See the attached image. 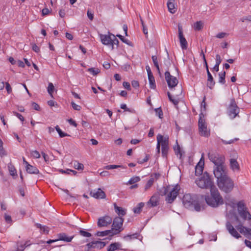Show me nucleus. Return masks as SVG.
<instances>
[{
  "mask_svg": "<svg viewBox=\"0 0 251 251\" xmlns=\"http://www.w3.org/2000/svg\"><path fill=\"white\" fill-rule=\"evenodd\" d=\"M199 198L197 195H191L186 194L182 199V202L184 206L188 209H194L196 211L201 210V205L199 201Z\"/></svg>",
  "mask_w": 251,
  "mask_h": 251,
  "instance_id": "1",
  "label": "nucleus"
},
{
  "mask_svg": "<svg viewBox=\"0 0 251 251\" xmlns=\"http://www.w3.org/2000/svg\"><path fill=\"white\" fill-rule=\"evenodd\" d=\"M210 196H205V200L206 203L212 207H217L224 203V200L216 187L210 190Z\"/></svg>",
  "mask_w": 251,
  "mask_h": 251,
  "instance_id": "2",
  "label": "nucleus"
},
{
  "mask_svg": "<svg viewBox=\"0 0 251 251\" xmlns=\"http://www.w3.org/2000/svg\"><path fill=\"white\" fill-rule=\"evenodd\" d=\"M180 189V186L178 184L173 188L170 185L163 187L160 191V195L161 196L167 195L165 200L168 203H172L178 195Z\"/></svg>",
  "mask_w": 251,
  "mask_h": 251,
  "instance_id": "3",
  "label": "nucleus"
},
{
  "mask_svg": "<svg viewBox=\"0 0 251 251\" xmlns=\"http://www.w3.org/2000/svg\"><path fill=\"white\" fill-rule=\"evenodd\" d=\"M195 183L201 189H210V190L214 187H216L211 176L207 172H205L201 176L196 179Z\"/></svg>",
  "mask_w": 251,
  "mask_h": 251,
  "instance_id": "4",
  "label": "nucleus"
},
{
  "mask_svg": "<svg viewBox=\"0 0 251 251\" xmlns=\"http://www.w3.org/2000/svg\"><path fill=\"white\" fill-rule=\"evenodd\" d=\"M217 182L219 189L226 193H230L234 187L233 180L228 176L217 180Z\"/></svg>",
  "mask_w": 251,
  "mask_h": 251,
  "instance_id": "5",
  "label": "nucleus"
},
{
  "mask_svg": "<svg viewBox=\"0 0 251 251\" xmlns=\"http://www.w3.org/2000/svg\"><path fill=\"white\" fill-rule=\"evenodd\" d=\"M199 132L201 136L208 137L210 135V129L208 128L203 112L199 115L198 121Z\"/></svg>",
  "mask_w": 251,
  "mask_h": 251,
  "instance_id": "6",
  "label": "nucleus"
},
{
  "mask_svg": "<svg viewBox=\"0 0 251 251\" xmlns=\"http://www.w3.org/2000/svg\"><path fill=\"white\" fill-rule=\"evenodd\" d=\"M237 211L239 215L244 221L251 220V214L249 212L248 208L243 201L237 203Z\"/></svg>",
  "mask_w": 251,
  "mask_h": 251,
  "instance_id": "7",
  "label": "nucleus"
},
{
  "mask_svg": "<svg viewBox=\"0 0 251 251\" xmlns=\"http://www.w3.org/2000/svg\"><path fill=\"white\" fill-rule=\"evenodd\" d=\"M240 108L237 105L234 98L231 99L230 103L227 107L226 113L231 119H234L236 116H239Z\"/></svg>",
  "mask_w": 251,
  "mask_h": 251,
  "instance_id": "8",
  "label": "nucleus"
},
{
  "mask_svg": "<svg viewBox=\"0 0 251 251\" xmlns=\"http://www.w3.org/2000/svg\"><path fill=\"white\" fill-rule=\"evenodd\" d=\"M208 157L209 160L214 164V166H220L225 165V157L216 152H209Z\"/></svg>",
  "mask_w": 251,
  "mask_h": 251,
  "instance_id": "9",
  "label": "nucleus"
},
{
  "mask_svg": "<svg viewBox=\"0 0 251 251\" xmlns=\"http://www.w3.org/2000/svg\"><path fill=\"white\" fill-rule=\"evenodd\" d=\"M213 174L217 180L228 176L227 170L225 164L220 166H213Z\"/></svg>",
  "mask_w": 251,
  "mask_h": 251,
  "instance_id": "10",
  "label": "nucleus"
},
{
  "mask_svg": "<svg viewBox=\"0 0 251 251\" xmlns=\"http://www.w3.org/2000/svg\"><path fill=\"white\" fill-rule=\"evenodd\" d=\"M236 221L239 223L238 225L236 226V228L241 233H243L245 236L251 240V229L243 226L237 216H235Z\"/></svg>",
  "mask_w": 251,
  "mask_h": 251,
  "instance_id": "11",
  "label": "nucleus"
},
{
  "mask_svg": "<svg viewBox=\"0 0 251 251\" xmlns=\"http://www.w3.org/2000/svg\"><path fill=\"white\" fill-rule=\"evenodd\" d=\"M124 221V219L120 217H116L114 219L112 224L113 228H112L113 229V234H119L123 229L122 227Z\"/></svg>",
  "mask_w": 251,
  "mask_h": 251,
  "instance_id": "12",
  "label": "nucleus"
},
{
  "mask_svg": "<svg viewBox=\"0 0 251 251\" xmlns=\"http://www.w3.org/2000/svg\"><path fill=\"white\" fill-rule=\"evenodd\" d=\"M165 76L168 87L170 88H174L177 85L178 80L176 77L172 75L168 70L166 71L165 73Z\"/></svg>",
  "mask_w": 251,
  "mask_h": 251,
  "instance_id": "13",
  "label": "nucleus"
},
{
  "mask_svg": "<svg viewBox=\"0 0 251 251\" xmlns=\"http://www.w3.org/2000/svg\"><path fill=\"white\" fill-rule=\"evenodd\" d=\"M178 32L180 46L183 50H186L188 47V43L183 35L182 27L180 25H178Z\"/></svg>",
  "mask_w": 251,
  "mask_h": 251,
  "instance_id": "14",
  "label": "nucleus"
},
{
  "mask_svg": "<svg viewBox=\"0 0 251 251\" xmlns=\"http://www.w3.org/2000/svg\"><path fill=\"white\" fill-rule=\"evenodd\" d=\"M112 221V219L109 216H104L99 219L98 221V226L99 227L107 226L110 225Z\"/></svg>",
  "mask_w": 251,
  "mask_h": 251,
  "instance_id": "15",
  "label": "nucleus"
},
{
  "mask_svg": "<svg viewBox=\"0 0 251 251\" xmlns=\"http://www.w3.org/2000/svg\"><path fill=\"white\" fill-rule=\"evenodd\" d=\"M112 35L111 33L108 32V35H104L100 34V39L101 43L104 45L107 46H110V45H112L111 43Z\"/></svg>",
  "mask_w": 251,
  "mask_h": 251,
  "instance_id": "16",
  "label": "nucleus"
},
{
  "mask_svg": "<svg viewBox=\"0 0 251 251\" xmlns=\"http://www.w3.org/2000/svg\"><path fill=\"white\" fill-rule=\"evenodd\" d=\"M226 227L229 233L234 237L238 239L241 237V235L238 233L237 230L234 228L233 226L229 222L226 223Z\"/></svg>",
  "mask_w": 251,
  "mask_h": 251,
  "instance_id": "17",
  "label": "nucleus"
},
{
  "mask_svg": "<svg viewBox=\"0 0 251 251\" xmlns=\"http://www.w3.org/2000/svg\"><path fill=\"white\" fill-rule=\"evenodd\" d=\"M160 176V174L157 173L152 175L145 186V190L147 191L150 188L154 182L155 180H157Z\"/></svg>",
  "mask_w": 251,
  "mask_h": 251,
  "instance_id": "18",
  "label": "nucleus"
},
{
  "mask_svg": "<svg viewBox=\"0 0 251 251\" xmlns=\"http://www.w3.org/2000/svg\"><path fill=\"white\" fill-rule=\"evenodd\" d=\"M159 195L158 194H154L152 196L147 202L148 205H150V207H154L159 204Z\"/></svg>",
  "mask_w": 251,
  "mask_h": 251,
  "instance_id": "19",
  "label": "nucleus"
},
{
  "mask_svg": "<svg viewBox=\"0 0 251 251\" xmlns=\"http://www.w3.org/2000/svg\"><path fill=\"white\" fill-rule=\"evenodd\" d=\"M157 144H159L161 147L168 146L169 145V137L168 136L164 137L161 134H158L157 136Z\"/></svg>",
  "mask_w": 251,
  "mask_h": 251,
  "instance_id": "20",
  "label": "nucleus"
},
{
  "mask_svg": "<svg viewBox=\"0 0 251 251\" xmlns=\"http://www.w3.org/2000/svg\"><path fill=\"white\" fill-rule=\"evenodd\" d=\"M58 241H63L66 242H70L74 237V236H68L66 233L62 232L57 235Z\"/></svg>",
  "mask_w": 251,
  "mask_h": 251,
  "instance_id": "21",
  "label": "nucleus"
},
{
  "mask_svg": "<svg viewBox=\"0 0 251 251\" xmlns=\"http://www.w3.org/2000/svg\"><path fill=\"white\" fill-rule=\"evenodd\" d=\"M202 158L201 159L200 162L195 167V175L196 176H200L202 174L204 168V161H201Z\"/></svg>",
  "mask_w": 251,
  "mask_h": 251,
  "instance_id": "22",
  "label": "nucleus"
},
{
  "mask_svg": "<svg viewBox=\"0 0 251 251\" xmlns=\"http://www.w3.org/2000/svg\"><path fill=\"white\" fill-rule=\"evenodd\" d=\"M90 194L92 197L96 199H104L106 197V195L104 191L99 188L96 192H91Z\"/></svg>",
  "mask_w": 251,
  "mask_h": 251,
  "instance_id": "23",
  "label": "nucleus"
},
{
  "mask_svg": "<svg viewBox=\"0 0 251 251\" xmlns=\"http://www.w3.org/2000/svg\"><path fill=\"white\" fill-rule=\"evenodd\" d=\"M113 205L115 212L118 215V217H122L126 214V209L117 206L116 203Z\"/></svg>",
  "mask_w": 251,
  "mask_h": 251,
  "instance_id": "24",
  "label": "nucleus"
},
{
  "mask_svg": "<svg viewBox=\"0 0 251 251\" xmlns=\"http://www.w3.org/2000/svg\"><path fill=\"white\" fill-rule=\"evenodd\" d=\"M207 86L209 87L210 89H213L215 82L214 81V78L210 73L209 71H208L207 73Z\"/></svg>",
  "mask_w": 251,
  "mask_h": 251,
  "instance_id": "25",
  "label": "nucleus"
},
{
  "mask_svg": "<svg viewBox=\"0 0 251 251\" xmlns=\"http://www.w3.org/2000/svg\"><path fill=\"white\" fill-rule=\"evenodd\" d=\"M230 168L233 171H240V166L239 164L237 161V160L235 159L231 158L230 159Z\"/></svg>",
  "mask_w": 251,
  "mask_h": 251,
  "instance_id": "26",
  "label": "nucleus"
},
{
  "mask_svg": "<svg viewBox=\"0 0 251 251\" xmlns=\"http://www.w3.org/2000/svg\"><path fill=\"white\" fill-rule=\"evenodd\" d=\"M26 172L31 174H38L39 173L38 169L35 166L28 164V167H25Z\"/></svg>",
  "mask_w": 251,
  "mask_h": 251,
  "instance_id": "27",
  "label": "nucleus"
},
{
  "mask_svg": "<svg viewBox=\"0 0 251 251\" xmlns=\"http://www.w3.org/2000/svg\"><path fill=\"white\" fill-rule=\"evenodd\" d=\"M175 0H169L167 2V7L168 8L169 11L174 14L176 11V8L174 4Z\"/></svg>",
  "mask_w": 251,
  "mask_h": 251,
  "instance_id": "28",
  "label": "nucleus"
},
{
  "mask_svg": "<svg viewBox=\"0 0 251 251\" xmlns=\"http://www.w3.org/2000/svg\"><path fill=\"white\" fill-rule=\"evenodd\" d=\"M113 229H111L110 230H106L102 231H98L96 233V235L98 236H105L107 235H109L111 236L114 235L113 234Z\"/></svg>",
  "mask_w": 251,
  "mask_h": 251,
  "instance_id": "29",
  "label": "nucleus"
},
{
  "mask_svg": "<svg viewBox=\"0 0 251 251\" xmlns=\"http://www.w3.org/2000/svg\"><path fill=\"white\" fill-rule=\"evenodd\" d=\"M36 227L40 229L41 232L43 233L48 234L49 232V227L46 226H42L41 224L39 223H36L35 224Z\"/></svg>",
  "mask_w": 251,
  "mask_h": 251,
  "instance_id": "30",
  "label": "nucleus"
},
{
  "mask_svg": "<svg viewBox=\"0 0 251 251\" xmlns=\"http://www.w3.org/2000/svg\"><path fill=\"white\" fill-rule=\"evenodd\" d=\"M121 244L119 243L115 242L111 244L107 249V251H115L119 249Z\"/></svg>",
  "mask_w": 251,
  "mask_h": 251,
  "instance_id": "31",
  "label": "nucleus"
},
{
  "mask_svg": "<svg viewBox=\"0 0 251 251\" xmlns=\"http://www.w3.org/2000/svg\"><path fill=\"white\" fill-rule=\"evenodd\" d=\"M148 79L150 83V87L151 89H154L156 88V84L154 77L153 75L148 76Z\"/></svg>",
  "mask_w": 251,
  "mask_h": 251,
  "instance_id": "32",
  "label": "nucleus"
},
{
  "mask_svg": "<svg viewBox=\"0 0 251 251\" xmlns=\"http://www.w3.org/2000/svg\"><path fill=\"white\" fill-rule=\"evenodd\" d=\"M144 206V202H140L138 204L136 207H134L133 208V211L136 214H139L142 208Z\"/></svg>",
  "mask_w": 251,
  "mask_h": 251,
  "instance_id": "33",
  "label": "nucleus"
},
{
  "mask_svg": "<svg viewBox=\"0 0 251 251\" xmlns=\"http://www.w3.org/2000/svg\"><path fill=\"white\" fill-rule=\"evenodd\" d=\"M105 245L106 244L104 242L96 241H95L94 249L97 248L98 249H101L105 246Z\"/></svg>",
  "mask_w": 251,
  "mask_h": 251,
  "instance_id": "34",
  "label": "nucleus"
},
{
  "mask_svg": "<svg viewBox=\"0 0 251 251\" xmlns=\"http://www.w3.org/2000/svg\"><path fill=\"white\" fill-rule=\"evenodd\" d=\"M8 167L10 175H11L13 176H15V175H17L16 170L14 166L11 163L9 164Z\"/></svg>",
  "mask_w": 251,
  "mask_h": 251,
  "instance_id": "35",
  "label": "nucleus"
},
{
  "mask_svg": "<svg viewBox=\"0 0 251 251\" xmlns=\"http://www.w3.org/2000/svg\"><path fill=\"white\" fill-rule=\"evenodd\" d=\"M55 128L56 130L57 131V132H58L60 137H61V138L64 137L66 136H70V135L68 134L67 133L63 132L58 126H56L55 127Z\"/></svg>",
  "mask_w": 251,
  "mask_h": 251,
  "instance_id": "36",
  "label": "nucleus"
},
{
  "mask_svg": "<svg viewBox=\"0 0 251 251\" xmlns=\"http://www.w3.org/2000/svg\"><path fill=\"white\" fill-rule=\"evenodd\" d=\"M219 82L224 84L226 82L225 77H226V72L224 71L223 73L219 74Z\"/></svg>",
  "mask_w": 251,
  "mask_h": 251,
  "instance_id": "37",
  "label": "nucleus"
},
{
  "mask_svg": "<svg viewBox=\"0 0 251 251\" xmlns=\"http://www.w3.org/2000/svg\"><path fill=\"white\" fill-rule=\"evenodd\" d=\"M140 180V178L139 176H135L132 177L128 181L127 184H134V183L139 181Z\"/></svg>",
  "mask_w": 251,
  "mask_h": 251,
  "instance_id": "38",
  "label": "nucleus"
},
{
  "mask_svg": "<svg viewBox=\"0 0 251 251\" xmlns=\"http://www.w3.org/2000/svg\"><path fill=\"white\" fill-rule=\"evenodd\" d=\"M151 58L152 59L153 63L154 64V65L156 68L158 73L160 75L161 74H160L159 66L158 61H157V56L155 55H153V56H152Z\"/></svg>",
  "mask_w": 251,
  "mask_h": 251,
  "instance_id": "39",
  "label": "nucleus"
},
{
  "mask_svg": "<svg viewBox=\"0 0 251 251\" xmlns=\"http://www.w3.org/2000/svg\"><path fill=\"white\" fill-rule=\"evenodd\" d=\"M139 236L138 233H134L130 235H127L124 237V239L126 240H131L132 239H137Z\"/></svg>",
  "mask_w": 251,
  "mask_h": 251,
  "instance_id": "40",
  "label": "nucleus"
},
{
  "mask_svg": "<svg viewBox=\"0 0 251 251\" xmlns=\"http://www.w3.org/2000/svg\"><path fill=\"white\" fill-rule=\"evenodd\" d=\"M174 149L175 151L176 154L177 155H179V157L181 158V157L182 156V152L181 151L180 147L177 142L176 145V146H175L174 147Z\"/></svg>",
  "mask_w": 251,
  "mask_h": 251,
  "instance_id": "41",
  "label": "nucleus"
},
{
  "mask_svg": "<svg viewBox=\"0 0 251 251\" xmlns=\"http://www.w3.org/2000/svg\"><path fill=\"white\" fill-rule=\"evenodd\" d=\"M88 72L91 73L93 75H96L100 73V70L98 68H90L88 69Z\"/></svg>",
  "mask_w": 251,
  "mask_h": 251,
  "instance_id": "42",
  "label": "nucleus"
},
{
  "mask_svg": "<svg viewBox=\"0 0 251 251\" xmlns=\"http://www.w3.org/2000/svg\"><path fill=\"white\" fill-rule=\"evenodd\" d=\"M111 43L112 44V45H110V46L111 47L112 50L114 49V45H117V46L118 47L119 43L118 40L116 38V36L114 34L112 35Z\"/></svg>",
  "mask_w": 251,
  "mask_h": 251,
  "instance_id": "43",
  "label": "nucleus"
},
{
  "mask_svg": "<svg viewBox=\"0 0 251 251\" xmlns=\"http://www.w3.org/2000/svg\"><path fill=\"white\" fill-rule=\"evenodd\" d=\"M54 90V87L53 84L51 82L49 83L48 87V92L51 97H53L52 93Z\"/></svg>",
  "mask_w": 251,
  "mask_h": 251,
  "instance_id": "44",
  "label": "nucleus"
},
{
  "mask_svg": "<svg viewBox=\"0 0 251 251\" xmlns=\"http://www.w3.org/2000/svg\"><path fill=\"white\" fill-rule=\"evenodd\" d=\"M194 27L195 30L199 31L202 28V23L201 21L197 22L194 24Z\"/></svg>",
  "mask_w": 251,
  "mask_h": 251,
  "instance_id": "45",
  "label": "nucleus"
},
{
  "mask_svg": "<svg viewBox=\"0 0 251 251\" xmlns=\"http://www.w3.org/2000/svg\"><path fill=\"white\" fill-rule=\"evenodd\" d=\"M169 147L168 146H164V147H161V153L162 155L164 157H167L168 151Z\"/></svg>",
  "mask_w": 251,
  "mask_h": 251,
  "instance_id": "46",
  "label": "nucleus"
},
{
  "mask_svg": "<svg viewBox=\"0 0 251 251\" xmlns=\"http://www.w3.org/2000/svg\"><path fill=\"white\" fill-rule=\"evenodd\" d=\"M155 114L158 116L160 119L163 118V113L161 107H159L155 109Z\"/></svg>",
  "mask_w": 251,
  "mask_h": 251,
  "instance_id": "47",
  "label": "nucleus"
},
{
  "mask_svg": "<svg viewBox=\"0 0 251 251\" xmlns=\"http://www.w3.org/2000/svg\"><path fill=\"white\" fill-rule=\"evenodd\" d=\"M123 42L130 45L131 42L127 39H126L124 36H122L120 34H117L116 35Z\"/></svg>",
  "mask_w": 251,
  "mask_h": 251,
  "instance_id": "48",
  "label": "nucleus"
},
{
  "mask_svg": "<svg viewBox=\"0 0 251 251\" xmlns=\"http://www.w3.org/2000/svg\"><path fill=\"white\" fill-rule=\"evenodd\" d=\"M74 167L75 169L79 170H83L84 168L83 164L82 163H80L77 161H75L74 162Z\"/></svg>",
  "mask_w": 251,
  "mask_h": 251,
  "instance_id": "49",
  "label": "nucleus"
},
{
  "mask_svg": "<svg viewBox=\"0 0 251 251\" xmlns=\"http://www.w3.org/2000/svg\"><path fill=\"white\" fill-rule=\"evenodd\" d=\"M79 233L81 235H82L84 237H90L92 236V235L90 233L85 231L83 230H80L79 231Z\"/></svg>",
  "mask_w": 251,
  "mask_h": 251,
  "instance_id": "50",
  "label": "nucleus"
},
{
  "mask_svg": "<svg viewBox=\"0 0 251 251\" xmlns=\"http://www.w3.org/2000/svg\"><path fill=\"white\" fill-rule=\"evenodd\" d=\"M121 108L125 110L126 111H129L132 113H135V111L134 110H131L130 109L127 107L125 103L122 104L121 105Z\"/></svg>",
  "mask_w": 251,
  "mask_h": 251,
  "instance_id": "51",
  "label": "nucleus"
},
{
  "mask_svg": "<svg viewBox=\"0 0 251 251\" xmlns=\"http://www.w3.org/2000/svg\"><path fill=\"white\" fill-rule=\"evenodd\" d=\"M71 105L73 108L75 110L79 111L81 108V107L80 105L76 104L74 101L71 102Z\"/></svg>",
  "mask_w": 251,
  "mask_h": 251,
  "instance_id": "52",
  "label": "nucleus"
},
{
  "mask_svg": "<svg viewBox=\"0 0 251 251\" xmlns=\"http://www.w3.org/2000/svg\"><path fill=\"white\" fill-rule=\"evenodd\" d=\"M205 97H204L203 98V99L201 103V111H205L206 110V102H205ZM201 112H202V111H201Z\"/></svg>",
  "mask_w": 251,
  "mask_h": 251,
  "instance_id": "53",
  "label": "nucleus"
},
{
  "mask_svg": "<svg viewBox=\"0 0 251 251\" xmlns=\"http://www.w3.org/2000/svg\"><path fill=\"white\" fill-rule=\"evenodd\" d=\"M32 156L36 158H39L40 157V154L37 151H32Z\"/></svg>",
  "mask_w": 251,
  "mask_h": 251,
  "instance_id": "54",
  "label": "nucleus"
},
{
  "mask_svg": "<svg viewBox=\"0 0 251 251\" xmlns=\"http://www.w3.org/2000/svg\"><path fill=\"white\" fill-rule=\"evenodd\" d=\"M123 85L124 87V88L127 89V90H131L130 85L129 82L125 81L123 82Z\"/></svg>",
  "mask_w": 251,
  "mask_h": 251,
  "instance_id": "55",
  "label": "nucleus"
},
{
  "mask_svg": "<svg viewBox=\"0 0 251 251\" xmlns=\"http://www.w3.org/2000/svg\"><path fill=\"white\" fill-rule=\"evenodd\" d=\"M222 62V59L219 54H217L216 55V64L220 65Z\"/></svg>",
  "mask_w": 251,
  "mask_h": 251,
  "instance_id": "56",
  "label": "nucleus"
},
{
  "mask_svg": "<svg viewBox=\"0 0 251 251\" xmlns=\"http://www.w3.org/2000/svg\"><path fill=\"white\" fill-rule=\"evenodd\" d=\"M5 88L6 89V91L8 93V94H10L12 92V89L10 86V85L8 82H6L5 83Z\"/></svg>",
  "mask_w": 251,
  "mask_h": 251,
  "instance_id": "57",
  "label": "nucleus"
},
{
  "mask_svg": "<svg viewBox=\"0 0 251 251\" xmlns=\"http://www.w3.org/2000/svg\"><path fill=\"white\" fill-rule=\"evenodd\" d=\"M6 155V153L3 148V145L0 146V156L2 157Z\"/></svg>",
  "mask_w": 251,
  "mask_h": 251,
  "instance_id": "58",
  "label": "nucleus"
},
{
  "mask_svg": "<svg viewBox=\"0 0 251 251\" xmlns=\"http://www.w3.org/2000/svg\"><path fill=\"white\" fill-rule=\"evenodd\" d=\"M32 106L33 108L37 111H40L41 110L40 106L35 102L32 103Z\"/></svg>",
  "mask_w": 251,
  "mask_h": 251,
  "instance_id": "59",
  "label": "nucleus"
},
{
  "mask_svg": "<svg viewBox=\"0 0 251 251\" xmlns=\"http://www.w3.org/2000/svg\"><path fill=\"white\" fill-rule=\"evenodd\" d=\"M4 219L5 221L8 223H11L12 222L11 216L6 214L4 215Z\"/></svg>",
  "mask_w": 251,
  "mask_h": 251,
  "instance_id": "60",
  "label": "nucleus"
},
{
  "mask_svg": "<svg viewBox=\"0 0 251 251\" xmlns=\"http://www.w3.org/2000/svg\"><path fill=\"white\" fill-rule=\"evenodd\" d=\"M94 245H95V241H92V242H91L87 244L86 246L88 248V250H91V249H92V248L94 249Z\"/></svg>",
  "mask_w": 251,
  "mask_h": 251,
  "instance_id": "61",
  "label": "nucleus"
},
{
  "mask_svg": "<svg viewBox=\"0 0 251 251\" xmlns=\"http://www.w3.org/2000/svg\"><path fill=\"white\" fill-rule=\"evenodd\" d=\"M131 85L133 87L135 88H136L139 86V82L138 81L134 80L132 81Z\"/></svg>",
  "mask_w": 251,
  "mask_h": 251,
  "instance_id": "62",
  "label": "nucleus"
},
{
  "mask_svg": "<svg viewBox=\"0 0 251 251\" xmlns=\"http://www.w3.org/2000/svg\"><path fill=\"white\" fill-rule=\"evenodd\" d=\"M32 50L36 52H39L40 51V48L35 44H32Z\"/></svg>",
  "mask_w": 251,
  "mask_h": 251,
  "instance_id": "63",
  "label": "nucleus"
},
{
  "mask_svg": "<svg viewBox=\"0 0 251 251\" xmlns=\"http://www.w3.org/2000/svg\"><path fill=\"white\" fill-rule=\"evenodd\" d=\"M50 13V10L47 8H43L42 10V14L43 16L48 15Z\"/></svg>",
  "mask_w": 251,
  "mask_h": 251,
  "instance_id": "64",
  "label": "nucleus"
}]
</instances>
